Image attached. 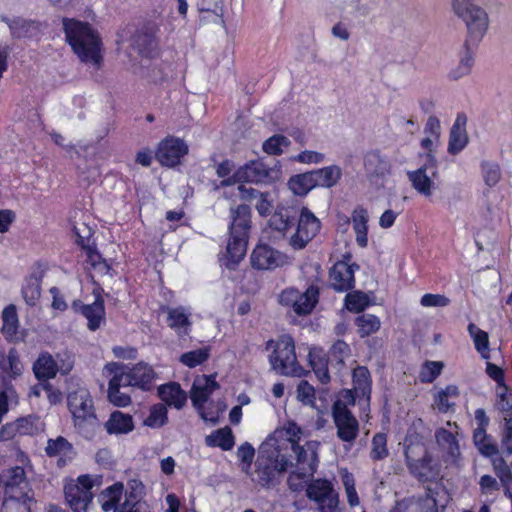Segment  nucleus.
<instances>
[{
  "instance_id": "obj_52",
  "label": "nucleus",
  "mask_w": 512,
  "mask_h": 512,
  "mask_svg": "<svg viewBox=\"0 0 512 512\" xmlns=\"http://www.w3.org/2000/svg\"><path fill=\"white\" fill-rule=\"evenodd\" d=\"M468 332L470 337L473 339L475 349L481 354L484 359L490 358L489 350V337L487 332L481 330L478 326L473 323L468 325Z\"/></svg>"
},
{
  "instance_id": "obj_54",
  "label": "nucleus",
  "mask_w": 512,
  "mask_h": 512,
  "mask_svg": "<svg viewBox=\"0 0 512 512\" xmlns=\"http://www.w3.org/2000/svg\"><path fill=\"white\" fill-rule=\"evenodd\" d=\"M290 145V140L281 134H275L264 141L263 151L269 155H281L285 148Z\"/></svg>"
},
{
  "instance_id": "obj_19",
  "label": "nucleus",
  "mask_w": 512,
  "mask_h": 512,
  "mask_svg": "<svg viewBox=\"0 0 512 512\" xmlns=\"http://www.w3.org/2000/svg\"><path fill=\"white\" fill-rule=\"evenodd\" d=\"M359 268L356 264H349L346 260L336 262L329 272L331 287L337 292H346L355 286V270Z\"/></svg>"
},
{
  "instance_id": "obj_18",
  "label": "nucleus",
  "mask_w": 512,
  "mask_h": 512,
  "mask_svg": "<svg viewBox=\"0 0 512 512\" xmlns=\"http://www.w3.org/2000/svg\"><path fill=\"white\" fill-rule=\"evenodd\" d=\"M302 206L298 205H278L269 219V226L272 230L279 232L283 236L292 233L296 220L300 214Z\"/></svg>"
},
{
  "instance_id": "obj_5",
  "label": "nucleus",
  "mask_w": 512,
  "mask_h": 512,
  "mask_svg": "<svg viewBox=\"0 0 512 512\" xmlns=\"http://www.w3.org/2000/svg\"><path fill=\"white\" fill-rule=\"evenodd\" d=\"M68 408L73 416L74 426L84 437L90 438L99 427L93 400L86 388L70 392L67 397Z\"/></svg>"
},
{
  "instance_id": "obj_15",
  "label": "nucleus",
  "mask_w": 512,
  "mask_h": 512,
  "mask_svg": "<svg viewBox=\"0 0 512 512\" xmlns=\"http://www.w3.org/2000/svg\"><path fill=\"white\" fill-rule=\"evenodd\" d=\"M437 495L438 492L427 489L424 494L414 495L396 501L388 512H439Z\"/></svg>"
},
{
  "instance_id": "obj_4",
  "label": "nucleus",
  "mask_w": 512,
  "mask_h": 512,
  "mask_svg": "<svg viewBox=\"0 0 512 512\" xmlns=\"http://www.w3.org/2000/svg\"><path fill=\"white\" fill-rule=\"evenodd\" d=\"M291 466L289 459L280 453L277 446L262 444L255 462L252 481L269 488L278 483V477Z\"/></svg>"
},
{
  "instance_id": "obj_13",
  "label": "nucleus",
  "mask_w": 512,
  "mask_h": 512,
  "mask_svg": "<svg viewBox=\"0 0 512 512\" xmlns=\"http://www.w3.org/2000/svg\"><path fill=\"white\" fill-rule=\"evenodd\" d=\"M466 25L467 37L465 46H477L485 36L489 27V17L487 12L480 6L467 10L457 15Z\"/></svg>"
},
{
  "instance_id": "obj_44",
  "label": "nucleus",
  "mask_w": 512,
  "mask_h": 512,
  "mask_svg": "<svg viewBox=\"0 0 512 512\" xmlns=\"http://www.w3.org/2000/svg\"><path fill=\"white\" fill-rule=\"evenodd\" d=\"M1 20L9 26L14 38L31 37L39 28L36 22L22 18L9 19L8 17L2 16Z\"/></svg>"
},
{
  "instance_id": "obj_43",
  "label": "nucleus",
  "mask_w": 512,
  "mask_h": 512,
  "mask_svg": "<svg viewBox=\"0 0 512 512\" xmlns=\"http://www.w3.org/2000/svg\"><path fill=\"white\" fill-rule=\"evenodd\" d=\"M32 501L33 497L29 492L10 494L4 498L1 512H30Z\"/></svg>"
},
{
  "instance_id": "obj_23",
  "label": "nucleus",
  "mask_w": 512,
  "mask_h": 512,
  "mask_svg": "<svg viewBox=\"0 0 512 512\" xmlns=\"http://www.w3.org/2000/svg\"><path fill=\"white\" fill-rule=\"evenodd\" d=\"M72 309L88 320L87 325L91 331H96L105 319L104 300L100 294L96 295L92 304H84L81 300H74Z\"/></svg>"
},
{
  "instance_id": "obj_22",
  "label": "nucleus",
  "mask_w": 512,
  "mask_h": 512,
  "mask_svg": "<svg viewBox=\"0 0 512 512\" xmlns=\"http://www.w3.org/2000/svg\"><path fill=\"white\" fill-rule=\"evenodd\" d=\"M437 166L432 168L430 164L424 163L416 170L408 171L407 178L412 188L424 197H430L435 188L434 178L437 177Z\"/></svg>"
},
{
  "instance_id": "obj_10",
  "label": "nucleus",
  "mask_w": 512,
  "mask_h": 512,
  "mask_svg": "<svg viewBox=\"0 0 512 512\" xmlns=\"http://www.w3.org/2000/svg\"><path fill=\"white\" fill-rule=\"evenodd\" d=\"M306 496L317 504L319 512H341L339 495L327 479H313L306 487Z\"/></svg>"
},
{
  "instance_id": "obj_59",
  "label": "nucleus",
  "mask_w": 512,
  "mask_h": 512,
  "mask_svg": "<svg viewBox=\"0 0 512 512\" xmlns=\"http://www.w3.org/2000/svg\"><path fill=\"white\" fill-rule=\"evenodd\" d=\"M372 449L370 457L373 460H382L388 455L387 436L384 433H377L372 438Z\"/></svg>"
},
{
  "instance_id": "obj_46",
  "label": "nucleus",
  "mask_w": 512,
  "mask_h": 512,
  "mask_svg": "<svg viewBox=\"0 0 512 512\" xmlns=\"http://www.w3.org/2000/svg\"><path fill=\"white\" fill-rule=\"evenodd\" d=\"M475 47L476 46L472 45H468V47L464 45L463 51L460 54L459 63L449 73L451 79L458 80L471 73L474 65L473 49Z\"/></svg>"
},
{
  "instance_id": "obj_55",
  "label": "nucleus",
  "mask_w": 512,
  "mask_h": 512,
  "mask_svg": "<svg viewBox=\"0 0 512 512\" xmlns=\"http://www.w3.org/2000/svg\"><path fill=\"white\" fill-rule=\"evenodd\" d=\"M168 420L167 409L164 404H156L150 408L148 417L144 420V425L150 428H160Z\"/></svg>"
},
{
  "instance_id": "obj_36",
  "label": "nucleus",
  "mask_w": 512,
  "mask_h": 512,
  "mask_svg": "<svg viewBox=\"0 0 512 512\" xmlns=\"http://www.w3.org/2000/svg\"><path fill=\"white\" fill-rule=\"evenodd\" d=\"M105 429L109 434H127L133 431L134 421L130 414L116 410L110 414Z\"/></svg>"
},
{
  "instance_id": "obj_25",
  "label": "nucleus",
  "mask_w": 512,
  "mask_h": 512,
  "mask_svg": "<svg viewBox=\"0 0 512 512\" xmlns=\"http://www.w3.org/2000/svg\"><path fill=\"white\" fill-rule=\"evenodd\" d=\"M447 428H439L435 432L436 442L439 447L446 453L445 461L454 462L460 455V447L458 443V426L456 423L447 422Z\"/></svg>"
},
{
  "instance_id": "obj_28",
  "label": "nucleus",
  "mask_w": 512,
  "mask_h": 512,
  "mask_svg": "<svg viewBox=\"0 0 512 512\" xmlns=\"http://www.w3.org/2000/svg\"><path fill=\"white\" fill-rule=\"evenodd\" d=\"M25 471L20 466L11 467L0 474V487L5 490V496L26 492Z\"/></svg>"
},
{
  "instance_id": "obj_60",
  "label": "nucleus",
  "mask_w": 512,
  "mask_h": 512,
  "mask_svg": "<svg viewBox=\"0 0 512 512\" xmlns=\"http://www.w3.org/2000/svg\"><path fill=\"white\" fill-rule=\"evenodd\" d=\"M117 512H151L149 505L137 499L136 495L130 493L126 495L125 501L119 506Z\"/></svg>"
},
{
  "instance_id": "obj_11",
  "label": "nucleus",
  "mask_w": 512,
  "mask_h": 512,
  "mask_svg": "<svg viewBox=\"0 0 512 512\" xmlns=\"http://www.w3.org/2000/svg\"><path fill=\"white\" fill-rule=\"evenodd\" d=\"M93 486L94 481L89 475L79 476L77 481L65 484V498L74 512H87V507L93 499Z\"/></svg>"
},
{
  "instance_id": "obj_39",
  "label": "nucleus",
  "mask_w": 512,
  "mask_h": 512,
  "mask_svg": "<svg viewBox=\"0 0 512 512\" xmlns=\"http://www.w3.org/2000/svg\"><path fill=\"white\" fill-rule=\"evenodd\" d=\"M133 386L142 390H150L155 379L153 368L143 362L137 363L130 368Z\"/></svg>"
},
{
  "instance_id": "obj_61",
  "label": "nucleus",
  "mask_w": 512,
  "mask_h": 512,
  "mask_svg": "<svg viewBox=\"0 0 512 512\" xmlns=\"http://www.w3.org/2000/svg\"><path fill=\"white\" fill-rule=\"evenodd\" d=\"M368 306L367 296L362 292L348 293L345 297V307L350 312L359 313Z\"/></svg>"
},
{
  "instance_id": "obj_64",
  "label": "nucleus",
  "mask_w": 512,
  "mask_h": 512,
  "mask_svg": "<svg viewBox=\"0 0 512 512\" xmlns=\"http://www.w3.org/2000/svg\"><path fill=\"white\" fill-rule=\"evenodd\" d=\"M14 425L18 435H33L38 431L36 418L33 416L18 418Z\"/></svg>"
},
{
  "instance_id": "obj_8",
  "label": "nucleus",
  "mask_w": 512,
  "mask_h": 512,
  "mask_svg": "<svg viewBox=\"0 0 512 512\" xmlns=\"http://www.w3.org/2000/svg\"><path fill=\"white\" fill-rule=\"evenodd\" d=\"M319 295V288L315 285H310L304 292L290 287L279 294L278 301L282 306L291 309L297 316H307L317 305Z\"/></svg>"
},
{
  "instance_id": "obj_21",
  "label": "nucleus",
  "mask_w": 512,
  "mask_h": 512,
  "mask_svg": "<svg viewBox=\"0 0 512 512\" xmlns=\"http://www.w3.org/2000/svg\"><path fill=\"white\" fill-rule=\"evenodd\" d=\"M319 446L318 441H307L304 445L292 444L293 452L297 457L298 470L302 471L303 475L313 476L316 472L319 463Z\"/></svg>"
},
{
  "instance_id": "obj_51",
  "label": "nucleus",
  "mask_w": 512,
  "mask_h": 512,
  "mask_svg": "<svg viewBox=\"0 0 512 512\" xmlns=\"http://www.w3.org/2000/svg\"><path fill=\"white\" fill-rule=\"evenodd\" d=\"M473 440L482 455L491 457L498 453L497 445L492 441L491 437L487 435L486 429L483 427H477L475 429Z\"/></svg>"
},
{
  "instance_id": "obj_41",
  "label": "nucleus",
  "mask_w": 512,
  "mask_h": 512,
  "mask_svg": "<svg viewBox=\"0 0 512 512\" xmlns=\"http://www.w3.org/2000/svg\"><path fill=\"white\" fill-rule=\"evenodd\" d=\"M311 172L316 187L331 188L338 183L342 176V170L337 165L326 166Z\"/></svg>"
},
{
  "instance_id": "obj_57",
  "label": "nucleus",
  "mask_w": 512,
  "mask_h": 512,
  "mask_svg": "<svg viewBox=\"0 0 512 512\" xmlns=\"http://www.w3.org/2000/svg\"><path fill=\"white\" fill-rule=\"evenodd\" d=\"M442 369V362L426 361L421 367L419 379L422 383H432L441 374Z\"/></svg>"
},
{
  "instance_id": "obj_1",
  "label": "nucleus",
  "mask_w": 512,
  "mask_h": 512,
  "mask_svg": "<svg viewBox=\"0 0 512 512\" xmlns=\"http://www.w3.org/2000/svg\"><path fill=\"white\" fill-rule=\"evenodd\" d=\"M67 43L81 62L99 68L102 62V41L96 29L89 23L74 18H63Z\"/></svg>"
},
{
  "instance_id": "obj_33",
  "label": "nucleus",
  "mask_w": 512,
  "mask_h": 512,
  "mask_svg": "<svg viewBox=\"0 0 512 512\" xmlns=\"http://www.w3.org/2000/svg\"><path fill=\"white\" fill-rule=\"evenodd\" d=\"M352 226L356 235V243L361 248L368 245V220L369 215L367 209L357 207L352 212Z\"/></svg>"
},
{
  "instance_id": "obj_16",
  "label": "nucleus",
  "mask_w": 512,
  "mask_h": 512,
  "mask_svg": "<svg viewBox=\"0 0 512 512\" xmlns=\"http://www.w3.org/2000/svg\"><path fill=\"white\" fill-rule=\"evenodd\" d=\"M60 355H57L55 360L53 356L48 352H42L33 364V372L35 377L42 382H47L50 379L56 377L57 373L65 375L72 370V363L70 361L65 362L59 359Z\"/></svg>"
},
{
  "instance_id": "obj_30",
  "label": "nucleus",
  "mask_w": 512,
  "mask_h": 512,
  "mask_svg": "<svg viewBox=\"0 0 512 512\" xmlns=\"http://www.w3.org/2000/svg\"><path fill=\"white\" fill-rule=\"evenodd\" d=\"M231 222L229 233L249 236L251 228V209L248 205L241 204L230 209Z\"/></svg>"
},
{
  "instance_id": "obj_7",
  "label": "nucleus",
  "mask_w": 512,
  "mask_h": 512,
  "mask_svg": "<svg viewBox=\"0 0 512 512\" xmlns=\"http://www.w3.org/2000/svg\"><path fill=\"white\" fill-rule=\"evenodd\" d=\"M219 388L215 375H202L198 376L192 385L190 391V398L193 406L206 422L215 424L219 419L218 411H212L206 407L208 399L212 393Z\"/></svg>"
},
{
  "instance_id": "obj_32",
  "label": "nucleus",
  "mask_w": 512,
  "mask_h": 512,
  "mask_svg": "<svg viewBox=\"0 0 512 512\" xmlns=\"http://www.w3.org/2000/svg\"><path fill=\"white\" fill-rule=\"evenodd\" d=\"M364 168L368 174L377 177H384L391 172L389 160L377 150L366 153Z\"/></svg>"
},
{
  "instance_id": "obj_35",
  "label": "nucleus",
  "mask_w": 512,
  "mask_h": 512,
  "mask_svg": "<svg viewBox=\"0 0 512 512\" xmlns=\"http://www.w3.org/2000/svg\"><path fill=\"white\" fill-rule=\"evenodd\" d=\"M2 333L8 342H18L21 337L18 334L19 320L14 305H8L2 312Z\"/></svg>"
},
{
  "instance_id": "obj_2",
  "label": "nucleus",
  "mask_w": 512,
  "mask_h": 512,
  "mask_svg": "<svg viewBox=\"0 0 512 512\" xmlns=\"http://www.w3.org/2000/svg\"><path fill=\"white\" fill-rule=\"evenodd\" d=\"M404 454L409 473L419 482H434L440 478L441 463L428 451L418 434L405 437Z\"/></svg>"
},
{
  "instance_id": "obj_9",
  "label": "nucleus",
  "mask_w": 512,
  "mask_h": 512,
  "mask_svg": "<svg viewBox=\"0 0 512 512\" xmlns=\"http://www.w3.org/2000/svg\"><path fill=\"white\" fill-rule=\"evenodd\" d=\"M320 220L307 207L302 206L288 243L294 250H302L319 233Z\"/></svg>"
},
{
  "instance_id": "obj_37",
  "label": "nucleus",
  "mask_w": 512,
  "mask_h": 512,
  "mask_svg": "<svg viewBox=\"0 0 512 512\" xmlns=\"http://www.w3.org/2000/svg\"><path fill=\"white\" fill-rule=\"evenodd\" d=\"M103 373L105 376L110 377L109 383L115 384L117 387L133 386L132 376L130 369L121 363L110 362L105 365Z\"/></svg>"
},
{
  "instance_id": "obj_12",
  "label": "nucleus",
  "mask_w": 512,
  "mask_h": 512,
  "mask_svg": "<svg viewBox=\"0 0 512 512\" xmlns=\"http://www.w3.org/2000/svg\"><path fill=\"white\" fill-rule=\"evenodd\" d=\"M333 421L337 429V437L349 444L354 443L359 434V422L341 401H336L332 407Z\"/></svg>"
},
{
  "instance_id": "obj_14",
  "label": "nucleus",
  "mask_w": 512,
  "mask_h": 512,
  "mask_svg": "<svg viewBox=\"0 0 512 512\" xmlns=\"http://www.w3.org/2000/svg\"><path fill=\"white\" fill-rule=\"evenodd\" d=\"M186 142L174 136L164 138L157 146L155 158L163 167L173 168L181 163V159L188 154Z\"/></svg>"
},
{
  "instance_id": "obj_62",
  "label": "nucleus",
  "mask_w": 512,
  "mask_h": 512,
  "mask_svg": "<svg viewBox=\"0 0 512 512\" xmlns=\"http://www.w3.org/2000/svg\"><path fill=\"white\" fill-rule=\"evenodd\" d=\"M297 399L304 405L315 406V389L306 380H302L297 386Z\"/></svg>"
},
{
  "instance_id": "obj_48",
  "label": "nucleus",
  "mask_w": 512,
  "mask_h": 512,
  "mask_svg": "<svg viewBox=\"0 0 512 512\" xmlns=\"http://www.w3.org/2000/svg\"><path fill=\"white\" fill-rule=\"evenodd\" d=\"M205 441L208 446L219 447L224 451L231 450L235 444L233 432L229 427L212 432Z\"/></svg>"
},
{
  "instance_id": "obj_3",
  "label": "nucleus",
  "mask_w": 512,
  "mask_h": 512,
  "mask_svg": "<svg viewBox=\"0 0 512 512\" xmlns=\"http://www.w3.org/2000/svg\"><path fill=\"white\" fill-rule=\"evenodd\" d=\"M265 349L271 353L268 360L271 369L282 376L303 377L307 370L300 364L294 339L288 335H281L276 340H269Z\"/></svg>"
},
{
  "instance_id": "obj_17",
  "label": "nucleus",
  "mask_w": 512,
  "mask_h": 512,
  "mask_svg": "<svg viewBox=\"0 0 512 512\" xmlns=\"http://www.w3.org/2000/svg\"><path fill=\"white\" fill-rule=\"evenodd\" d=\"M251 264L258 270H272L290 263V258L266 244L257 245L251 254Z\"/></svg>"
},
{
  "instance_id": "obj_27",
  "label": "nucleus",
  "mask_w": 512,
  "mask_h": 512,
  "mask_svg": "<svg viewBox=\"0 0 512 512\" xmlns=\"http://www.w3.org/2000/svg\"><path fill=\"white\" fill-rule=\"evenodd\" d=\"M466 124V115L464 113H458L449 134V154L457 155L467 146L469 139L466 131Z\"/></svg>"
},
{
  "instance_id": "obj_56",
  "label": "nucleus",
  "mask_w": 512,
  "mask_h": 512,
  "mask_svg": "<svg viewBox=\"0 0 512 512\" xmlns=\"http://www.w3.org/2000/svg\"><path fill=\"white\" fill-rule=\"evenodd\" d=\"M481 169L484 182L489 187H494L501 180L502 173L498 163L483 161Z\"/></svg>"
},
{
  "instance_id": "obj_58",
  "label": "nucleus",
  "mask_w": 512,
  "mask_h": 512,
  "mask_svg": "<svg viewBox=\"0 0 512 512\" xmlns=\"http://www.w3.org/2000/svg\"><path fill=\"white\" fill-rule=\"evenodd\" d=\"M208 357L209 350L207 348H200L182 354L180 362L189 368H194L204 363Z\"/></svg>"
},
{
  "instance_id": "obj_50",
  "label": "nucleus",
  "mask_w": 512,
  "mask_h": 512,
  "mask_svg": "<svg viewBox=\"0 0 512 512\" xmlns=\"http://www.w3.org/2000/svg\"><path fill=\"white\" fill-rule=\"evenodd\" d=\"M288 187L295 195H306L310 190L316 187L312 172L292 176L288 181Z\"/></svg>"
},
{
  "instance_id": "obj_20",
  "label": "nucleus",
  "mask_w": 512,
  "mask_h": 512,
  "mask_svg": "<svg viewBox=\"0 0 512 512\" xmlns=\"http://www.w3.org/2000/svg\"><path fill=\"white\" fill-rule=\"evenodd\" d=\"M76 237V243L82 247L86 256V263L97 273L106 275L110 271V265L102 257L94 245H90V229H87V235H82L78 227L73 228Z\"/></svg>"
},
{
  "instance_id": "obj_47",
  "label": "nucleus",
  "mask_w": 512,
  "mask_h": 512,
  "mask_svg": "<svg viewBox=\"0 0 512 512\" xmlns=\"http://www.w3.org/2000/svg\"><path fill=\"white\" fill-rule=\"evenodd\" d=\"M42 274L33 273L25 278L22 296L29 306H35L41 295Z\"/></svg>"
},
{
  "instance_id": "obj_42",
  "label": "nucleus",
  "mask_w": 512,
  "mask_h": 512,
  "mask_svg": "<svg viewBox=\"0 0 512 512\" xmlns=\"http://www.w3.org/2000/svg\"><path fill=\"white\" fill-rule=\"evenodd\" d=\"M133 46L143 56L151 57L158 47L154 32L148 29L137 31L133 37Z\"/></svg>"
},
{
  "instance_id": "obj_24",
  "label": "nucleus",
  "mask_w": 512,
  "mask_h": 512,
  "mask_svg": "<svg viewBox=\"0 0 512 512\" xmlns=\"http://www.w3.org/2000/svg\"><path fill=\"white\" fill-rule=\"evenodd\" d=\"M161 311L167 315L166 322L168 327L174 330L178 336L183 337L190 333L192 321L191 312L188 308L183 306H162Z\"/></svg>"
},
{
  "instance_id": "obj_45",
  "label": "nucleus",
  "mask_w": 512,
  "mask_h": 512,
  "mask_svg": "<svg viewBox=\"0 0 512 512\" xmlns=\"http://www.w3.org/2000/svg\"><path fill=\"white\" fill-rule=\"evenodd\" d=\"M458 397V387L456 385H447L434 395V404L439 412L447 413L454 408Z\"/></svg>"
},
{
  "instance_id": "obj_31",
  "label": "nucleus",
  "mask_w": 512,
  "mask_h": 512,
  "mask_svg": "<svg viewBox=\"0 0 512 512\" xmlns=\"http://www.w3.org/2000/svg\"><path fill=\"white\" fill-rule=\"evenodd\" d=\"M308 362L309 366L314 371L316 377L322 384L330 381L328 370V357L325 351L319 347L308 348Z\"/></svg>"
},
{
  "instance_id": "obj_29",
  "label": "nucleus",
  "mask_w": 512,
  "mask_h": 512,
  "mask_svg": "<svg viewBox=\"0 0 512 512\" xmlns=\"http://www.w3.org/2000/svg\"><path fill=\"white\" fill-rule=\"evenodd\" d=\"M249 236L229 233L226 247V267L233 268L246 255Z\"/></svg>"
},
{
  "instance_id": "obj_40",
  "label": "nucleus",
  "mask_w": 512,
  "mask_h": 512,
  "mask_svg": "<svg viewBox=\"0 0 512 512\" xmlns=\"http://www.w3.org/2000/svg\"><path fill=\"white\" fill-rule=\"evenodd\" d=\"M124 485L120 482L114 483L113 485L106 488L98 497L103 511L105 512H117L119 507L118 503L122 498Z\"/></svg>"
},
{
  "instance_id": "obj_6",
  "label": "nucleus",
  "mask_w": 512,
  "mask_h": 512,
  "mask_svg": "<svg viewBox=\"0 0 512 512\" xmlns=\"http://www.w3.org/2000/svg\"><path fill=\"white\" fill-rule=\"evenodd\" d=\"M278 170L268 167L262 161H251L240 167L232 177L214 183V190L219 191L230 187L229 192H234V187L239 182L268 183L277 177Z\"/></svg>"
},
{
  "instance_id": "obj_49",
  "label": "nucleus",
  "mask_w": 512,
  "mask_h": 512,
  "mask_svg": "<svg viewBox=\"0 0 512 512\" xmlns=\"http://www.w3.org/2000/svg\"><path fill=\"white\" fill-rule=\"evenodd\" d=\"M352 377L356 393L369 400L371 394V376L369 370L364 366H358L353 370Z\"/></svg>"
},
{
  "instance_id": "obj_53",
  "label": "nucleus",
  "mask_w": 512,
  "mask_h": 512,
  "mask_svg": "<svg viewBox=\"0 0 512 512\" xmlns=\"http://www.w3.org/2000/svg\"><path fill=\"white\" fill-rule=\"evenodd\" d=\"M355 324L358 327L360 337L364 338L377 332L381 323L377 316L372 314H363L356 318Z\"/></svg>"
},
{
  "instance_id": "obj_38",
  "label": "nucleus",
  "mask_w": 512,
  "mask_h": 512,
  "mask_svg": "<svg viewBox=\"0 0 512 512\" xmlns=\"http://www.w3.org/2000/svg\"><path fill=\"white\" fill-rule=\"evenodd\" d=\"M45 452L49 457H59V465H65L66 459H71L74 454L72 444L63 436L49 439Z\"/></svg>"
},
{
  "instance_id": "obj_63",
  "label": "nucleus",
  "mask_w": 512,
  "mask_h": 512,
  "mask_svg": "<svg viewBox=\"0 0 512 512\" xmlns=\"http://www.w3.org/2000/svg\"><path fill=\"white\" fill-rule=\"evenodd\" d=\"M237 456L243 464L242 470L248 474L255 456L254 447L248 442L243 443L237 449Z\"/></svg>"
},
{
  "instance_id": "obj_26",
  "label": "nucleus",
  "mask_w": 512,
  "mask_h": 512,
  "mask_svg": "<svg viewBox=\"0 0 512 512\" xmlns=\"http://www.w3.org/2000/svg\"><path fill=\"white\" fill-rule=\"evenodd\" d=\"M225 198H239L241 200H256L255 208L261 216L269 214L271 209V202L268 200V194L262 193L257 189L246 187L243 184L234 187V192H224Z\"/></svg>"
},
{
  "instance_id": "obj_34",
  "label": "nucleus",
  "mask_w": 512,
  "mask_h": 512,
  "mask_svg": "<svg viewBox=\"0 0 512 512\" xmlns=\"http://www.w3.org/2000/svg\"><path fill=\"white\" fill-rule=\"evenodd\" d=\"M158 395L168 406H173L176 409H181L187 401L185 391L175 382L161 385L158 388Z\"/></svg>"
}]
</instances>
